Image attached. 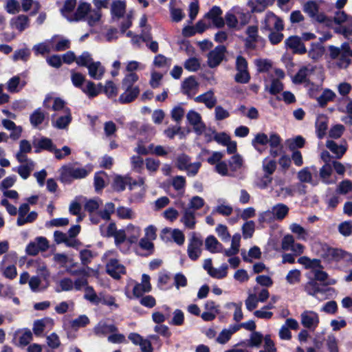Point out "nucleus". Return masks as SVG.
Returning <instances> with one entry per match:
<instances>
[{
    "mask_svg": "<svg viewBox=\"0 0 352 352\" xmlns=\"http://www.w3.org/2000/svg\"><path fill=\"white\" fill-rule=\"evenodd\" d=\"M315 70V67L311 65L302 67L293 78L294 83L300 84L307 81L309 76Z\"/></svg>",
    "mask_w": 352,
    "mask_h": 352,
    "instance_id": "412c9836",
    "label": "nucleus"
},
{
    "mask_svg": "<svg viewBox=\"0 0 352 352\" xmlns=\"http://www.w3.org/2000/svg\"><path fill=\"white\" fill-rule=\"evenodd\" d=\"M184 68L190 72H196L200 67V63L196 58H190L184 63Z\"/></svg>",
    "mask_w": 352,
    "mask_h": 352,
    "instance_id": "338daca9",
    "label": "nucleus"
},
{
    "mask_svg": "<svg viewBox=\"0 0 352 352\" xmlns=\"http://www.w3.org/2000/svg\"><path fill=\"white\" fill-rule=\"evenodd\" d=\"M327 147L338 158H340L346 151V143L344 144H338L333 140H327L326 142Z\"/></svg>",
    "mask_w": 352,
    "mask_h": 352,
    "instance_id": "473e14b6",
    "label": "nucleus"
},
{
    "mask_svg": "<svg viewBox=\"0 0 352 352\" xmlns=\"http://www.w3.org/2000/svg\"><path fill=\"white\" fill-rule=\"evenodd\" d=\"M335 98L336 94L331 89H327L324 90L317 100L321 107H324L329 101L333 100Z\"/></svg>",
    "mask_w": 352,
    "mask_h": 352,
    "instance_id": "c03bdc74",
    "label": "nucleus"
},
{
    "mask_svg": "<svg viewBox=\"0 0 352 352\" xmlns=\"http://www.w3.org/2000/svg\"><path fill=\"white\" fill-rule=\"evenodd\" d=\"M139 77L134 73L131 72L125 75L122 82V88L125 91L119 97V102L122 104L129 103L134 100L140 94L138 87H133V84L138 81Z\"/></svg>",
    "mask_w": 352,
    "mask_h": 352,
    "instance_id": "f03ea898",
    "label": "nucleus"
},
{
    "mask_svg": "<svg viewBox=\"0 0 352 352\" xmlns=\"http://www.w3.org/2000/svg\"><path fill=\"white\" fill-rule=\"evenodd\" d=\"M76 6V0H66L61 11L63 14L68 19V16H71L74 9Z\"/></svg>",
    "mask_w": 352,
    "mask_h": 352,
    "instance_id": "13d9d810",
    "label": "nucleus"
},
{
    "mask_svg": "<svg viewBox=\"0 0 352 352\" xmlns=\"http://www.w3.org/2000/svg\"><path fill=\"white\" fill-rule=\"evenodd\" d=\"M106 272L114 279H120L126 273L125 267L115 258H111L106 265Z\"/></svg>",
    "mask_w": 352,
    "mask_h": 352,
    "instance_id": "f8f14e48",
    "label": "nucleus"
},
{
    "mask_svg": "<svg viewBox=\"0 0 352 352\" xmlns=\"http://www.w3.org/2000/svg\"><path fill=\"white\" fill-rule=\"evenodd\" d=\"M202 245V239L193 232L190 239L187 250L188 255L191 260L196 261L200 256Z\"/></svg>",
    "mask_w": 352,
    "mask_h": 352,
    "instance_id": "9d476101",
    "label": "nucleus"
},
{
    "mask_svg": "<svg viewBox=\"0 0 352 352\" xmlns=\"http://www.w3.org/2000/svg\"><path fill=\"white\" fill-rule=\"evenodd\" d=\"M101 17V12L100 10H89L87 16L86 17V20L88 22V24L90 26H93L96 24L97 22H98Z\"/></svg>",
    "mask_w": 352,
    "mask_h": 352,
    "instance_id": "bf43d9fd",
    "label": "nucleus"
},
{
    "mask_svg": "<svg viewBox=\"0 0 352 352\" xmlns=\"http://www.w3.org/2000/svg\"><path fill=\"white\" fill-rule=\"evenodd\" d=\"M289 229L293 233L298 234V239L304 241L307 240V232L300 225L296 223H292Z\"/></svg>",
    "mask_w": 352,
    "mask_h": 352,
    "instance_id": "864d4df0",
    "label": "nucleus"
},
{
    "mask_svg": "<svg viewBox=\"0 0 352 352\" xmlns=\"http://www.w3.org/2000/svg\"><path fill=\"white\" fill-rule=\"evenodd\" d=\"M285 25L283 20L272 12H268L265 16L263 23V30L272 31L274 30L277 32H281L284 30Z\"/></svg>",
    "mask_w": 352,
    "mask_h": 352,
    "instance_id": "6e6552de",
    "label": "nucleus"
},
{
    "mask_svg": "<svg viewBox=\"0 0 352 352\" xmlns=\"http://www.w3.org/2000/svg\"><path fill=\"white\" fill-rule=\"evenodd\" d=\"M127 241L130 243H135L141 235V228L133 224H129L125 228Z\"/></svg>",
    "mask_w": 352,
    "mask_h": 352,
    "instance_id": "cd10ccee",
    "label": "nucleus"
},
{
    "mask_svg": "<svg viewBox=\"0 0 352 352\" xmlns=\"http://www.w3.org/2000/svg\"><path fill=\"white\" fill-rule=\"evenodd\" d=\"M59 172L61 182H71L73 179L86 177L90 170L79 166L77 163H74L63 166Z\"/></svg>",
    "mask_w": 352,
    "mask_h": 352,
    "instance_id": "20e7f679",
    "label": "nucleus"
},
{
    "mask_svg": "<svg viewBox=\"0 0 352 352\" xmlns=\"http://www.w3.org/2000/svg\"><path fill=\"white\" fill-rule=\"evenodd\" d=\"M186 118L190 125L193 126L194 131L197 135H201L206 129V125L203 122L201 115L194 110H190L186 115Z\"/></svg>",
    "mask_w": 352,
    "mask_h": 352,
    "instance_id": "4468645a",
    "label": "nucleus"
},
{
    "mask_svg": "<svg viewBox=\"0 0 352 352\" xmlns=\"http://www.w3.org/2000/svg\"><path fill=\"white\" fill-rule=\"evenodd\" d=\"M259 300L257 299V296L254 294H249L247 299L245 301L246 308L248 311H252L256 309L258 306Z\"/></svg>",
    "mask_w": 352,
    "mask_h": 352,
    "instance_id": "774afa93",
    "label": "nucleus"
},
{
    "mask_svg": "<svg viewBox=\"0 0 352 352\" xmlns=\"http://www.w3.org/2000/svg\"><path fill=\"white\" fill-rule=\"evenodd\" d=\"M328 128V119L324 116H320L317 118L316 122V131L319 139H322L326 135Z\"/></svg>",
    "mask_w": 352,
    "mask_h": 352,
    "instance_id": "c756f323",
    "label": "nucleus"
},
{
    "mask_svg": "<svg viewBox=\"0 0 352 352\" xmlns=\"http://www.w3.org/2000/svg\"><path fill=\"white\" fill-rule=\"evenodd\" d=\"M318 254L329 262H338L349 256L346 252L341 249L331 248L327 244H320V250H318Z\"/></svg>",
    "mask_w": 352,
    "mask_h": 352,
    "instance_id": "423d86ee",
    "label": "nucleus"
},
{
    "mask_svg": "<svg viewBox=\"0 0 352 352\" xmlns=\"http://www.w3.org/2000/svg\"><path fill=\"white\" fill-rule=\"evenodd\" d=\"M55 45L53 47L54 51L62 52L70 47V41L67 38H61L58 41H55Z\"/></svg>",
    "mask_w": 352,
    "mask_h": 352,
    "instance_id": "69168bd1",
    "label": "nucleus"
},
{
    "mask_svg": "<svg viewBox=\"0 0 352 352\" xmlns=\"http://www.w3.org/2000/svg\"><path fill=\"white\" fill-rule=\"evenodd\" d=\"M237 331V327L234 325L230 327L229 329H223L217 338V341L220 344H226L231 338L232 335Z\"/></svg>",
    "mask_w": 352,
    "mask_h": 352,
    "instance_id": "79ce46f5",
    "label": "nucleus"
},
{
    "mask_svg": "<svg viewBox=\"0 0 352 352\" xmlns=\"http://www.w3.org/2000/svg\"><path fill=\"white\" fill-rule=\"evenodd\" d=\"M182 216L180 221L184 225V226L190 230H192L196 226V212L191 211L190 209L185 208L184 204H182Z\"/></svg>",
    "mask_w": 352,
    "mask_h": 352,
    "instance_id": "f3484780",
    "label": "nucleus"
},
{
    "mask_svg": "<svg viewBox=\"0 0 352 352\" xmlns=\"http://www.w3.org/2000/svg\"><path fill=\"white\" fill-rule=\"evenodd\" d=\"M322 268H320L318 270H314L311 271L314 276L315 281H320L323 283L324 285L335 284V280H328V274L324 271L322 270Z\"/></svg>",
    "mask_w": 352,
    "mask_h": 352,
    "instance_id": "ea45409f",
    "label": "nucleus"
},
{
    "mask_svg": "<svg viewBox=\"0 0 352 352\" xmlns=\"http://www.w3.org/2000/svg\"><path fill=\"white\" fill-rule=\"evenodd\" d=\"M228 266L227 264H223L219 268H214L210 266L208 274L213 278L221 279L225 278L228 274Z\"/></svg>",
    "mask_w": 352,
    "mask_h": 352,
    "instance_id": "4c0bfd02",
    "label": "nucleus"
},
{
    "mask_svg": "<svg viewBox=\"0 0 352 352\" xmlns=\"http://www.w3.org/2000/svg\"><path fill=\"white\" fill-rule=\"evenodd\" d=\"M336 192L341 195H347L351 193L349 198H352V182L349 179L343 180L338 186Z\"/></svg>",
    "mask_w": 352,
    "mask_h": 352,
    "instance_id": "a18cd8bd",
    "label": "nucleus"
},
{
    "mask_svg": "<svg viewBox=\"0 0 352 352\" xmlns=\"http://www.w3.org/2000/svg\"><path fill=\"white\" fill-rule=\"evenodd\" d=\"M117 214L118 216L124 219H132L135 218V214L133 211L126 207L120 206L117 208Z\"/></svg>",
    "mask_w": 352,
    "mask_h": 352,
    "instance_id": "4d7b16f0",
    "label": "nucleus"
},
{
    "mask_svg": "<svg viewBox=\"0 0 352 352\" xmlns=\"http://www.w3.org/2000/svg\"><path fill=\"white\" fill-rule=\"evenodd\" d=\"M139 247L148 252V254H153L154 251V244L151 240L148 238H142L139 241Z\"/></svg>",
    "mask_w": 352,
    "mask_h": 352,
    "instance_id": "0e129e2a",
    "label": "nucleus"
},
{
    "mask_svg": "<svg viewBox=\"0 0 352 352\" xmlns=\"http://www.w3.org/2000/svg\"><path fill=\"white\" fill-rule=\"evenodd\" d=\"M199 84L194 76L185 79L182 83V89L185 94L190 96L198 89Z\"/></svg>",
    "mask_w": 352,
    "mask_h": 352,
    "instance_id": "c85d7f7f",
    "label": "nucleus"
},
{
    "mask_svg": "<svg viewBox=\"0 0 352 352\" xmlns=\"http://www.w3.org/2000/svg\"><path fill=\"white\" fill-rule=\"evenodd\" d=\"M90 5L87 3H81L78 5L76 11L68 16L69 21H78L85 19L90 10Z\"/></svg>",
    "mask_w": 352,
    "mask_h": 352,
    "instance_id": "5701e85b",
    "label": "nucleus"
},
{
    "mask_svg": "<svg viewBox=\"0 0 352 352\" xmlns=\"http://www.w3.org/2000/svg\"><path fill=\"white\" fill-rule=\"evenodd\" d=\"M115 207L114 204L111 202H108L105 204L104 208L100 211L99 217L104 220H109L111 214L114 212Z\"/></svg>",
    "mask_w": 352,
    "mask_h": 352,
    "instance_id": "e2e57ef3",
    "label": "nucleus"
},
{
    "mask_svg": "<svg viewBox=\"0 0 352 352\" xmlns=\"http://www.w3.org/2000/svg\"><path fill=\"white\" fill-rule=\"evenodd\" d=\"M333 168L332 165L330 163H325L324 166L320 169V177L322 181L327 184H330L333 182L330 179L332 174Z\"/></svg>",
    "mask_w": 352,
    "mask_h": 352,
    "instance_id": "e433bc0d",
    "label": "nucleus"
},
{
    "mask_svg": "<svg viewBox=\"0 0 352 352\" xmlns=\"http://www.w3.org/2000/svg\"><path fill=\"white\" fill-rule=\"evenodd\" d=\"M131 162L133 170L140 173L144 167V160L142 157L139 155H133L131 158Z\"/></svg>",
    "mask_w": 352,
    "mask_h": 352,
    "instance_id": "052dcab7",
    "label": "nucleus"
},
{
    "mask_svg": "<svg viewBox=\"0 0 352 352\" xmlns=\"http://www.w3.org/2000/svg\"><path fill=\"white\" fill-rule=\"evenodd\" d=\"M85 294L84 295V298L86 300L96 305L100 302V298L98 296L92 287L89 285L87 286L85 288Z\"/></svg>",
    "mask_w": 352,
    "mask_h": 352,
    "instance_id": "8fccbe9b",
    "label": "nucleus"
},
{
    "mask_svg": "<svg viewBox=\"0 0 352 352\" xmlns=\"http://www.w3.org/2000/svg\"><path fill=\"white\" fill-rule=\"evenodd\" d=\"M89 322L90 320L86 315H80L77 318L72 320L70 324L72 328L76 330L79 328L86 327Z\"/></svg>",
    "mask_w": 352,
    "mask_h": 352,
    "instance_id": "09e8293b",
    "label": "nucleus"
},
{
    "mask_svg": "<svg viewBox=\"0 0 352 352\" xmlns=\"http://www.w3.org/2000/svg\"><path fill=\"white\" fill-rule=\"evenodd\" d=\"M243 158L239 154L233 155L229 162L230 170L233 172L239 170L243 166Z\"/></svg>",
    "mask_w": 352,
    "mask_h": 352,
    "instance_id": "5fc2aeb1",
    "label": "nucleus"
},
{
    "mask_svg": "<svg viewBox=\"0 0 352 352\" xmlns=\"http://www.w3.org/2000/svg\"><path fill=\"white\" fill-rule=\"evenodd\" d=\"M301 323L305 327L310 330H315L319 323V317L318 314L312 311H305L300 315Z\"/></svg>",
    "mask_w": 352,
    "mask_h": 352,
    "instance_id": "2eb2a0df",
    "label": "nucleus"
},
{
    "mask_svg": "<svg viewBox=\"0 0 352 352\" xmlns=\"http://www.w3.org/2000/svg\"><path fill=\"white\" fill-rule=\"evenodd\" d=\"M72 120V113L69 109H65V113L58 116L57 113L52 116V125L58 129H67Z\"/></svg>",
    "mask_w": 352,
    "mask_h": 352,
    "instance_id": "ddd939ff",
    "label": "nucleus"
},
{
    "mask_svg": "<svg viewBox=\"0 0 352 352\" xmlns=\"http://www.w3.org/2000/svg\"><path fill=\"white\" fill-rule=\"evenodd\" d=\"M21 164L16 170L19 175L23 179H26L30 175L32 171L34 169L35 163L31 159H26V160L19 162Z\"/></svg>",
    "mask_w": 352,
    "mask_h": 352,
    "instance_id": "aec40b11",
    "label": "nucleus"
},
{
    "mask_svg": "<svg viewBox=\"0 0 352 352\" xmlns=\"http://www.w3.org/2000/svg\"><path fill=\"white\" fill-rule=\"evenodd\" d=\"M205 245L206 248L212 253L221 252L223 249L222 245L212 235L206 238Z\"/></svg>",
    "mask_w": 352,
    "mask_h": 352,
    "instance_id": "f704fd0d",
    "label": "nucleus"
},
{
    "mask_svg": "<svg viewBox=\"0 0 352 352\" xmlns=\"http://www.w3.org/2000/svg\"><path fill=\"white\" fill-rule=\"evenodd\" d=\"M45 118V113L41 108L36 109L30 116V121L34 127L41 124Z\"/></svg>",
    "mask_w": 352,
    "mask_h": 352,
    "instance_id": "58836bf2",
    "label": "nucleus"
},
{
    "mask_svg": "<svg viewBox=\"0 0 352 352\" xmlns=\"http://www.w3.org/2000/svg\"><path fill=\"white\" fill-rule=\"evenodd\" d=\"M226 48L223 45H218L208 54V65L210 68L218 66L223 60Z\"/></svg>",
    "mask_w": 352,
    "mask_h": 352,
    "instance_id": "9b49d317",
    "label": "nucleus"
},
{
    "mask_svg": "<svg viewBox=\"0 0 352 352\" xmlns=\"http://www.w3.org/2000/svg\"><path fill=\"white\" fill-rule=\"evenodd\" d=\"M329 55L332 59L338 58L340 54H350L351 50L349 43L347 42L343 43L340 47H335L333 45L329 46Z\"/></svg>",
    "mask_w": 352,
    "mask_h": 352,
    "instance_id": "7c9ffc66",
    "label": "nucleus"
},
{
    "mask_svg": "<svg viewBox=\"0 0 352 352\" xmlns=\"http://www.w3.org/2000/svg\"><path fill=\"white\" fill-rule=\"evenodd\" d=\"M276 169V162L274 160H268L265 158L263 161V170L265 175L272 177V175Z\"/></svg>",
    "mask_w": 352,
    "mask_h": 352,
    "instance_id": "603ef678",
    "label": "nucleus"
},
{
    "mask_svg": "<svg viewBox=\"0 0 352 352\" xmlns=\"http://www.w3.org/2000/svg\"><path fill=\"white\" fill-rule=\"evenodd\" d=\"M25 81H21V78L18 76H13L11 78L7 83V89L10 93H16L19 91L18 87L22 88L25 85Z\"/></svg>",
    "mask_w": 352,
    "mask_h": 352,
    "instance_id": "a19ab883",
    "label": "nucleus"
},
{
    "mask_svg": "<svg viewBox=\"0 0 352 352\" xmlns=\"http://www.w3.org/2000/svg\"><path fill=\"white\" fill-rule=\"evenodd\" d=\"M32 146L34 148V152L36 153H40L43 150L52 152V150L54 149L55 146L52 140L45 137L34 138L32 141Z\"/></svg>",
    "mask_w": 352,
    "mask_h": 352,
    "instance_id": "6ab92c4d",
    "label": "nucleus"
},
{
    "mask_svg": "<svg viewBox=\"0 0 352 352\" xmlns=\"http://www.w3.org/2000/svg\"><path fill=\"white\" fill-rule=\"evenodd\" d=\"M272 210L276 220L282 221L288 214L289 208L287 205L280 203L274 205Z\"/></svg>",
    "mask_w": 352,
    "mask_h": 352,
    "instance_id": "72a5a7b5",
    "label": "nucleus"
},
{
    "mask_svg": "<svg viewBox=\"0 0 352 352\" xmlns=\"http://www.w3.org/2000/svg\"><path fill=\"white\" fill-rule=\"evenodd\" d=\"M303 11L307 13L309 17L314 19L319 23H326L329 25L331 21L324 14L319 13V6L314 1H308L303 5Z\"/></svg>",
    "mask_w": 352,
    "mask_h": 352,
    "instance_id": "0eeeda50",
    "label": "nucleus"
},
{
    "mask_svg": "<svg viewBox=\"0 0 352 352\" xmlns=\"http://www.w3.org/2000/svg\"><path fill=\"white\" fill-rule=\"evenodd\" d=\"M56 38H58V36H54L50 40L34 45L32 50L34 54L36 55L41 54L43 56L49 54L52 50L50 45L54 43L55 39Z\"/></svg>",
    "mask_w": 352,
    "mask_h": 352,
    "instance_id": "393cba45",
    "label": "nucleus"
},
{
    "mask_svg": "<svg viewBox=\"0 0 352 352\" xmlns=\"http://www.w3.org/2000/svg\"><path fill=\"white\" fill-rule=\"evenodd\" d=\"M285 45L291 49L294 53L303 54L307 50L302 42L301 38L298 36H291L285 41Z\"/></svg>",
    "mask_w": 352,
    "mask_h": 352,
    "instance_id": "dca6fc26",
    "label": "nucleus"
},
{
    "mask_svg": "<svg viewBox=\"0 0 352 352\" xmlns=\"http://www.w3.org/2000/svg\"><path fill=\"white\" fill-rule=\"evenodd\" d=\"M197 102H203L206 106L212 109L217 103V100L214 96V93L212 91H207L206 93L199 95L195 98Z\"/></svg>",
    "mask_w": 352,
    "mask_h": 352,
    "instance_id": "2f4dec72",
    "label": "nucleus"
},
{
    "mask_svg": "<svg viewBox=\"0 0 352 352\" xmlns=\"http://www.w3.org/2000/svg\"><path fill=\"white\" fill-rule=\"evenodd\" d=\"M267 144L270 145V154L272 157H276L280 154L283 149L281 138L276 133H270L269 136L264 133H258L252 141V144L255 148H256V144L266 145Z\"/></svg>",
    "mask_w": 352,
    "mask_h": 352,
    "instance_id": "f257e3e1",
    "label": "nucleus"
},
{
    "mask_svg": "<svg viewBox=\"0 0 352 352\" xmlns=\"http://www.w3.org/2000/svg\"><path fill=\"white\" fill-rule=\"evenodd\" d=\"M204 205V200L199 197L194 196L192 197L188 205V206H185L187 209H190L191 211H194L195 212L196 210L201 208Z\"/></svg>",
    "mask_w": 352,
    "mask_h": 352,
    "instance_id": "3c124183",
    "label": "nucleus"
},
{
    "mask_svg": "<svg viewBox=\"0 0 352 352\" xmlns=\"http://www.w3.org/2000/svg\"><path fill=\"white\" fill-rule=\"evenodd\" d=\"M301 278V272L299 270L294 269L289 271L285 279L289 285L299 283Z\"/></svg>",
    "mask_w": 352,
    "mask_h": 352,
    "instance_id": "de8ad7c7",
    "label": "nucleus"
},
{
    "mask_svg": "<svg viewBox=\"0 0 352 352\" xmlns=\"http://www.w3.org/2000/svg\"><path fill=\"white\" fill-rule=\"evenodd\" d=\"M93 331L98 337H105L109 333L117 332L118 328L113 324H107L102 320L94 327Z\"/></svg>",
    "mask_w": 352,
    "mask_h": 352,
    "instance_id": "a211bd4d",
    "label": "nucleus"
},
{
    "mask_svg": "<svg viewBox=\"0 0 352 352\" xmlns=\"http://www.w3.org/2000/svg\"><path fill=\"white\" fill-rule=\"evenodd\" d=\"M185 114V110L180 105L175 107L170 113L172 119L177 123H179Z\"/></svg>",
    "mask_w": 352,
    "mask_h": 352,
    "instance_id": "680f3d73",
    "label": "nucleus"
},
{
    "mask_svg": "<svg viewBox=\"0 0 352 352\" xmlns=\"http://www.w3.org/2000/svg\"><path fill=\"white\" fill-rule=\"evenodd\" d=\"M10 25L21 32L30 26L29 18L26 15L20 14L10 20Z\"/></svg>",
    "mask_w": 352,
    "mask_h": 352,
    "instance_id": "4be33fe9",
    "label": "nucleus"
},
{
    "mask_svg": "<svg viewBox=\"0 0 352 352\" xmlns=\"http://www.w3.org/2000/svg\"><path fill=\"white\" fill-rule=\"evenodd\" d=\"M32 144L26 140H22L19 142V150L16 153V159L19 162H22L26 159H29L27 156V153L32 151Z\"/></svg>",
    "mask_w": 352,
    "mask_h": 352,
    "instance_id": "b1692460",
    "label": "nucleus"
},
{
    "mask_svg": "<svg viewBox=\"0 0 352 352\" xmlns=\"http://www.w3.org/2000/svg\"><path fill=\"white\" fill-rule=\"evenodd\" d=\"M126 12V3L122 1H115L111 4V13L113 19H120Z\"/></svg>",
    "mask_w": 352,
    "mask_h": 352,
    "instance_id": "bb28decb",
    "label": "nucleus"
},
{
    "mask_svg": "<svg viewBox=\"0 0 352 352\" xmlns=\"http://www.w3.org/2000/svg\"><path fill=\"white\" fill-rule=\"evenodd\" d=\"M49 246V242L45 237L38 236L27 245L25 251L28 255L36 256L39 252L46 251Z\"/></svg>",
    "mask_w": 352,
    "mask_h": 352,
    "instance_id": "1a4fd4ad",
    "label": "nucleus"
},
{
    "mask_svg": "<svg viewBox=\"0 0 352 352\" xmlns=\"http://www.w3.org/2000/svg\"><path fill=\"white\" fill-rule=\"evenodd\" d=\"M73 289V280L69 278H63L58 282V287L56 289V292H69L72 291Z\"/></svg>",
    "mask_w": 352,
    "mask_h": 352,
    "instance_id": "49530a36",
    "label": "nucleus"
},
{
    "mask_svg": "<svg viewBox=\"0 0 352 352\" xmlns=\"http://www.w3.org/2000/svg\"><path fill=\"white\" fill-rule=\"evenodd\" d=\"M333 21L339 25L334 28V32L349 40L352 36V16L346 14L344 11L338 10L334 14Z\"/></svg>",
    "mask_w": 352,
    "mask_h": 352,
    "instance_id": "39448f33",
    "label": "nucleus"
},
{
    "mask_svg": "<svg viewBox=\"0 0 352 352\" xmlns=\"http://www.w3.org/2000/svg\"><path fill=\"white\" fill-rule=\"evenodd\" d=\"M102 85L101 83L96 85L91 81L87 82L86 87L82 89V91L85 93L89 97L94 98L98 96L102 91Z\"/></svg>",
    "mask_w": 352,
    "mask_h": 352,
    "instance_id": "c9c22d12",
    "label": "nucleus"
},
{
    "mask_svg": "<svg viewBox=\"0 0 352 352\" xmlns=\"http://www.w3.org/2000/svg\"><path fill=\"white\" fill-rule=\"evenodd\" d=\"M144 184V179L143 177H140L136 181L133 180L130 177L117 176L114 179L113 188L117 191H122L125 189L126 186H128L131 190H134L136 186H139L140 188V192L137 195L134 194L133 197L135 199H141L145 192Z\"/></svg>",
    "mask_w": 352,
    "mask_h": 352,
    "instance_id": "7ed1b4c3",
    "label": "nucleus"
},
{
    "mask_svg": "<svg viewBox=\"0 0 352 352\" xmlns=\"http://www.w3.org/2000/svg\"><path fill=\"white\" fill-rule=\"evenodd\" d=\"M305 291L310 296H316L317 294L322 293V289L315 280H311L305 285Z\"/></svg>",
    "mask_w": 352,
    "mask_h": 352,
    "instance_id": "37998d69",
    "label": "nucleus"
},
{
    "mask_svg": "<svg viewBox=\"0 0 352 352\" xmlns=\"http://www.w3.org/2000/svg\"><path fill=\"white\" fill-rule=\"evenodd\" d=\"M89 76L95 79L100 80L102 78L105 69L100 62H93L88 65Z\"/></svg>",
    "mask_w": 352,
    "mask_h": 352,
    "instance_id": "a878e982",
    "label": "nucleus"
},
{
    "mask_svg": "<svg viewBox=\"0 0 352 352\" xmlns=\"http://www.w3.org/2000/svg\"><path fill=\"white\" fill-rule=\"evenodd\" d=\"M255 223L253 221L245 223L242 226L243 236L245 239L251 238L254 232Z\"/></svg>",
    "mask_w": 352,
    "mask_h": 352,
    "instance_id": "6e6d98bb",
    "label": "nucleus"
}]
</instances>
